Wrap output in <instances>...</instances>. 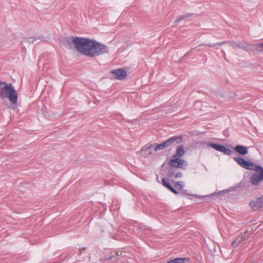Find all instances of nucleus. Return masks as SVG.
Here are the masks:
<instances>
[{"instance_id":"nucleus-1","label":"nucleus","mask_w":263,"mask_h":263,"mask_svg":"<svg viewBox=\"0 0 263 263\" xmlns=\"http://www.w3.org/2000/svg\"><path fill=\"white\" fill-rule=\"evenodd\" d=\"M67 44H73L76 49H104L106 46L94 40L81 37L69 36L66 38Z\"/></svg>"},{"instance_id":"nucleus-2","label":"nucleus","mask_w":263,"mask_h":263,"mask_svg":"<svg viewBox=\"0 0 263 263\" xmlns=\"http://www.w3.org/2000/svg\"><path fill=\"white\" fill-rule=\"evenodd\" d=\"M234 160L241 167L247 170L255 171L250 178V182L251 184L258 185L263 181V167L261 166L255 165L240 157H234Z\"/></svg>"},{"instance_id":"nucleus-3","label":"nucleus","mask_w":263,"mask_h":263,"mask_svg":"<svg viewBox=\"0 0 263 263\" xmlns=\"http://www.w3.org/2000/svg\"><path fill=\"white\" fill-rule=\"evenodd\" d=\"M0 97L8 98L13 104H16L17 102L18 96L16 90L11 84L5 82H0Z\"/></svg>"},{"instance_id":"nucleus-4","label":"nucleus","mask_w":263,"mask_h":263,"mask_svg":"<svg viewBox=\"0 0 263 263\" xmlns=\"http://www.w3.org/2000/svg\"><path fill=\"white\" fill-rule=\"evenodd\" d=\"M211 48H251V46L250 44H247V43H237L234 42H220L215 44L213 45L209 46Z\"/></svg>"},{"instance_id":"nucleus-5","label":"nucleus","mask_w":263,"mask_h":263,"mask_svg":"<svg viewBox=\"0 0 263 263\" xmlns=\"http://www.w3.org/2000/svg\"><path fill=\"white\" fill-rule=\"evenodd\" d=\"M249 205L253 211H263V196L254 198Z\"/></svg>"},{"instance_id":"nucleus-6","label":"nucleus","mask_w":263,"mask_h":263,"mask_svg":"<svg viewBox=\"0 0 263 263\" xmlns=\"http://www.w3.org/2000/svg\"><path fill=\"white\" fill-rule=\"evenodd\" d=\"M168 163L172 167L182 170H184L187 165V162L184 160L174 157L170 160Z\"/></svg>"},{"instance_id":"nucleus-7","label":"nucleus","mask_w":263,"mask_h":263,"mask_svg":"<svg viewBox=\"0 0 263 263\" xmlns=\"http://www.w3.org/2000/svg\"><path fill=\"white\" fill-rule=\"evenodd\" d=\"M112 79L115 80H124L127 76L126 71L124 69L119 68L110 71Z\"/></svg>"},{"instance_id":"nucleus-8","label":"nucleus","mask_w":263,"mask_h":263,"mask_svg":"<svg viewBox=\"0 0 263 263\" xmlns=\"http://www.w3.org/2000/svg\"><path fill=\"white\" fill-rule=\"evenodd\" d=\"M207 145L209 146L216 149L217 151L223 153L225 155H230L231 154V151L222 145L215 144L213 143H207Z\"/></svg>"},{"instance_id":"nucleus-9","label":"nucleus","mask_w":263,"mask_h":263,"mask_svg":"<svg viewBox=\"0 0 263 263\" xmlns=\"http://www.w3.org/2000/svg\"><path fill=\"white\" fill-rule=\"evenodd\" d=\"M80 54L89 57H94L103 53V50H78Z\"/></svg>"},{"instance_id":"nucleus-10","label":"nucleus","mask_w":263,"mask_h":263,"mask_svg":"<svg viewBox=\"0 0 263 263\" xmlns=\"http://www.w3.org/2000/svg\"><path fill=\"white\" fill-rule=\"evenodd\" d=\"M246 239L247 237L246 236L241 235L232 242L231 246L232 247L235 248Z\"/></svg>"},{"instance_id":"nucleus-11","label":"nucleus","mask_w":263,"mask_h":263,"mask_svg":"<svg viewBox=\"0 0 263 263\" xmlns=\"http://www.w3.org/2000/svg\"><path fill=\"white\" fill-rule=\"evenodd\" d=\"M182 142V137L181 136H174L166 141L167 146H169L171 144L175 142L179 143Z\"/></svg>"},{"instance_id":"nucleus-12","label":"nucleus","mask_w":263,"mask_h":263,"mask_svg":"<svg viewBox=\"0 0 263 263\" xmlns=\"http://www.w3.org/2000/svg\"><path fill=\"white\" fill-rule=\"evenodd\" d=\"M234 150L240 155H245L248 154V151L247 147L242 145H237L234 147Z\"/></svg>"},{"instance_id":"nucleus-13","label":"nucleus","mask_w":263,"mask_h":263,"mask_svg":"<svg viewBox=\"0 0 263 263\" xmlns=\"http://www.w3.org/2000/svg\"><path fill=\"white\" fill-rule=\"evenodd\" d=\"M162 183L164 186L167 187L170 191L174 193L175 194H178V192H177L175 189H174L170 184V183L165 179H162Z\"/></svg>"},{"instance_id":"nucleus-14","label":"nucleus","mask_w":263,"mask_h":263,"mask_svg":"<svg viewBox=\"0 0 263 263\" xmlns=\"http://www.w3.org/2000/svg\"><path fill=\"white\" fill-rule=\"evenodd\" d=\"M185 152L183 149V146L181 145L178 146L176 149V153L173 156L174 157L180 158L184 155Z\"/></svg>"},{"instance_id":"nucleus-15","label":"nucleus","mask_w":263,"mask_h":263,"mask_svg":"<svg viewBox=\"0 0 263 263\" xmlns=\"http://www.w3.org/2000/svg\"><path fill=\"white\" fill-rule=\"evenodd\" d=\"M166 147H168V146H167V144L166 141H165L163 143L159 144L157 145V146H156L154 148V150H155V151L157 152V151L163 149L164 148H165Z\"/></svg>"},{"instance_id":"nucleus-16","label":"nucleus","mask_w":263,"mask_h":263,"mask_svg":"<svg viewBox=\"0 0 263 263\" xmlns=\"http://www.w3.org/2000/svg\"><path fill=\"white\" fill-rule=\"evenodd\" d=\"M141 151L143 155H144L145 156L149 155L152 153V151L147 145H145V146L141 148Z\"/></svg>"},{"instance_id":"nucleus-17","label":"nucleus","mask_w":263,"mask_h":263,"mask_svg":"<svg viewBox=\"0 0 263 263\" xmlns=\"http://www.w3.org/2000/svg\"><path fill=\"white\" fill-rule=\"evenodd\" d=\"M166 263H185V262L184 258H176L167 261Z\"/></svg>"},{"instance_id":"nucleus-18","label":"nucleus","mask_w":263,"mask_h":263,"mask_svg":"<svg viewBox=\"0 0 263 263\" xmlns=\"http://www.w3.org/2000/svg\"><path fill=\"white\" fill-rule=\"evenodd\" d=\"M175 186H179L180 189H182L183 186V183L182 182H181V181H177L176 183V185Z\"/></svg>"},{"instance_id":"nucleus-19","label":"nucleus","mask_w":263,"mask_h":263,"mask_svg":"<svg viewBox=\"0 0 263 263\" xmlns=\"http://www.w3.org/2000/svg\"><path fill=\"white\" fill-rule=\"evenodd\" d=\"M182 176V173L180 172H178V173H176L174 176L175 178H177L181 177Z\"/></svg>"},{"instance_id":"nucleus-20","label":"nucleus","mask_w":263,"mask_h":263,"mask_svg":"<svg viewBox=\"0 0 263 263\" xmlns=\"http://www.w3.org/2000/svg\"><path fill=\"white\" fill-rule=\"evenodd\" d=\"M148 148H149V149H151V151L152 149H154L155 148V146L154 144H148V145H146Z\"/></svg>"},{"instance_id":"nucleus-21","label":"nucleus","mask_w":263,"mask_h":263,"mask_svg":"<svg viewBox=\"0 0 263 263\" xmlns=\"http://www.w3.org/2000/svg\"><path fill=\"white\" fill-rule=\"evenodd\" d=\"M257 48L263 49V43L259 44L257 45Z\"/></svg>"},{"instance_id":"nucleus-22","label":"nucleus","mask_w":263,"mask_h":263,"mask_svg":"<svg viewBox=\"0 0 263 263\" xmlns=\"http://www.w3.org/2000/svg\"><path fill=\"white\" fill-rule=\"evenodd\" d=\"M28 41L29 42H33L34 40H33L32 38H28Z\"/></svg>"},{"instance_id":"nucleus-23","label":"nucleus","mask_w":263,"mask_h":263,"mask_svg":"<svg viewBox=\"0 0 263 263\" xmlns=\"http://www.w3.org/2000/svg\"><path fill=\"white\" fill-rule=\"evenodd\" d=\"M168 176L171 177H173V174L172 173H170L168 174Z\"/></svg>"}]
</instances>
